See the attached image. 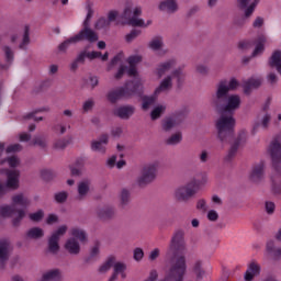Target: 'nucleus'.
Returning <instances> with one entry per match:
<instances>
[{
  "label": "nucleus",
  "mask_w": 281,
  "mask_h": 281,
  "mask_svg": "<svg viewBox=\"0 0 281 281\" xmlns=\"http://www.w3.org/2000/svg\"><path fill=\"white\" fill-rule=\"evenodd\" d=\"M240 106V97L238 94H232L227 98L224 105H220L222 114L216 121L217 137L222 144H231L234 139V127L236 126V120L232 117V113ZM225 113H229L231 116H226Z\"/></svg>",
  "instance_id": "f257e3e1"
},
{
  "label": "nucleus",
  "mask_w": 281,
  "mask_h": 281,
  "mask_svg": "<svg viewBox=\"0 0 281 281\" xmlns=\"http://www.w3.org/2000/svg\"><path fill=\"white\" fill-rule=\"evenodd\" d=\"M12 205H3L0 206V216L10 217L12 214H18L16 217L13 218L12 223L14 227H19L21 221L25 218V207L30 205V200L23 194H16L12 196ZM16 205H21V210H16Z\"/></svg>",
  "instance_id": "f03ea898"
},
{
  "label": "nucleus",
  "mask_w": 281,
  "mask_h": 281,
  "mask_svg": "<svg viewBox=\"0 0 281 281\" xmlns=\"http://www.w3.org/2000/svg\"><path fill=\"white\" fill-rule=\"evenodd\" d=\"M143 87L142 81L136 79L132 81H127L124 87H121L116 90H112L108 93V100L112 104H115L117 100H122L124 98H132V95H142Z\"/></svg>",
  "instance_id": "7ed1b4c3"
},
{
  "label": "nucleus",
  "mask_w": 281,
  "mask_h": 281,
  "mask_svg": "<svg viewBox=\"0 0 281 281\" xmlns=\"http://www.w3.org/2000/svg\"><path fill=\"white\" fill-rule=\"evenodd\" d=\"M87 16L83 21V29L75 36H72V41L76 43H80V41H88V43H95L98 41V33L89 27V21L93 18V9L90 4L87 5Z\"/></svg>",
  "instance_id": "20e7f679"
},
{
  "label": "nucleus",
  "mask_w": 281,
  "mask_h": 281,
  "mask_svg": "<svg viewBox=\"0 0 281 281\" xmlns=\"http://www.w3.org/2000/svg\"><path fill=\"white\" fill-rule=\"evenodd\" d=\"M200 188L201 181L193 179L187 186L180 187L176 190V199L178 201H188L189 199H192L196 192H199Z\"/></svg>",
  "instance_id": "39448f33"
},
{
  "label": "nucleus",
  "mask_w": 281,
  "mask_h": 281,
  "mask_svg": "<svg viewBox=\"0 0 281 281\" xmlns=\"http://www.w3.org/2000/svg\"><path fill=\"white\" fill-rule=\"evenodd\" d=\"M140 15H142V8L136 7L133 11L131 7H126L121 18L124 19L127 25H132V27H144V21L137 18Z\"/></svg>",
  "instance_id": "423d86ee"
},
{
  "label": "nucleus",
  "mask_w": 281,
  "mask_h": 281,
  "mask_svg": "<svg viewBox=\"0 0 281 281\" xmlns=\"http://www.w3.org/2000/svg\"><path fill=\"white\" fill-rule=\"evenodd\" d=\"M281 136H277L269 147L270 157L272 160V166L278 172V175H281Z\"/></svg>",
  "instance_id": "0eeeda50"
},
{
  "label": "nucleus",
  "mask_w": 281,
  "mask_h": 281,
  "mask_svg": "<svg viewBox=\"0 0 281 281\" xmlns=\"http://www.w3.org/2000/svg\"><path fill=\"white\" fill-rule=\"evenodd\" d=\"M172 78H177L178 80V87H181V82H183V72L181 69H176L172 71L171 76H168L165 78L158 88L155 90V95H159V93H162V91H168L169 89H172Z\"/></svg>",
  "instance_id": "6e6552de"
},
{
  "label": "nucleus",
  "mask_w": 281,
  "mask_h": 281,
  "mask_svg": "<svg viewBox=\"0 0 281 281\" xmlns=\"http://www.w3.org/2000/svg\"><path fill=\"white\" fill-rule=\"evenodd\" d=\"M155 177H157V162L145 166L142 176L137 180L139 188H144V186L155 181Z\"/></svg>",
  "instance_id": "1a4fd4ad"
},
{
  "label": "nucleus",
  "mask_w": 281,
  "mask_h": 281,
  "mask_svg": "<svg viewBox=\"0 0 281 281\" xmlns=\"http://www.w3.org/2000/svg\"><path fill=\"white\" fill-rule=\"evenodd\" d=\"M229 97V87H227V80H222L217 85L215 99L213 100L215 106H225L227 104V98Z\"/></svg>",
  "instance_id": "9d476101"
},
{
  "label": "nucleus",
  "mask_w": 281,
  "mask_h": 281,
  "mask_svg": "<svg viewBox=\"0 0 281 281\" xmlns=\"http://www.w3.org/2000/svg\"><path fill=\"white\" fill-rule=\"evenodd\" d=\"M67 234V225L60 226L53 235L48 238V251L50 254H58L60 251V245H58V240H60V236H65Z\"/></svg>",
  "instance_id": "9b49d317"
},
{
  "label": "nucleus",
  "mask_w": 281,
  "mask_h": 281,
  "mask_svg": "<svg viewBox=\"0 0 281 281\" xmlns=\"http://www.w3.org/2000/svg\"><path fill=\"white\" fill-rule=\"evenodd\" d=\"M258 3H260V0H237L238 8H240V10H245L246 19H249V16L254 14Z\"/></svg>",
  "instance_id": "f8f14e48"
},
{
  "label": "nucleus",
  "mask_w": 281,
  "mask_h": 281,
  "mask_svg": "<svg viewBox=\"0 0 281 281\" xmlns=\"http://www.w3.org/2000/svg\"><path fill=\"white\" fill-rule=\"evenodd\" d=\"M183 120H186V114H177V115L170 116L162 122V128L164 131H170V128H175V126H179V124H181Z\"/></svg>",
  "instance_id": "ddd939ff"
},
{
  "label": "nucleus",
  "mask_w": 281,
  "mask_h": 281,
  "mask_svg": "<svg viewBox=\"0 0 281 281\" xmlns=\"http://www.w3.org/2000/svg\"><path fill=\"white\" fill-rule=\"evenodd\" d=\"M7 175V188H11V190H16L19 188V177L20 172L19 170H4Z\"/></svg>",
  "instance_id": "4468645a"
},
{
  "label": "nucleus",
  "mask_w": 281,
  "mask_h": 281,
  "mask_svg": "<svg viewBox=\"0 0 281 281\" xmlns=\"http://www.w3.org/2000/svg\"><path fill=\"white\" fill-rule=\"evenodd\" d=\"M261 271V267L259 266V263L257 261H251L248 265V268L245 272V280L246 281H252Z\"/></svg>",
  "instance_id": "2eb2a0df"
},
{
  "label": "nucleus",
  "mask_w": 281,
  "mask_h": 281,
  "mask_svg": "<svg viewBox=\"0 0 281 281\" xmlns=\"http://www.w3.org/2000/svg\"><path fill=\"white\" fill-rule=\"evenodd\" d=\"M265 175V162L261 161L258 165H255L252 167V170L250 172V181L254 183H258L262 179V176Z\"/></svg>",
  "instance_id": "dca6fc26"
},
{
  "label": "nucleus",
  "mask_w": 281,
  "mask_h": 281,
  "mask_svg": "<svg viewBox=\"0 0 281 281\" xmlns=\"http://www.w3.org/2000/svg\"><path fill=\"white\" fill-rule=\"evenodd\" d=\"M133 113H135V106L133 105L121 106L114 111V114L121 120H128Z\"/></svg>",
  "instance_id": "f3484780"
},
{
  "label": "nucleus",
  "mask_w": 281,
  "mask_h": 281,
  "mask_svg": "<svg viewBox=\"0 0 281 281\" xmlns=\"http://www.w3.org/2000/svg\"><path fill=\"white\" fill-rule=\"evenodd\" d=\"M109 144V135L102 134L99 140H94L91 145L92 150H98V153H105L106 146Z\"/></svg>",
  "instance_id": "a211bd4d"
},
{
  "label": "nucleus",
  "mask_w": 281,
  "mask_h": 281,
  "mask_svg": "<svg viewBox=\"0 0 281 281\" xmlns=\"http://www.w3.org/2000/svg\"><path fill=\"white\" fill-rule=\"evenodd\" d=\"M97 216H99L101 221H110V218L115 216V210L111 206H103L97 211Z\"/></svg>",
  "instance_id": "6ab92c4d"
},
{
  "label": "nucleus",
  "mask_w": 281,
  "mask_h": 281,
  "mask_svg": "<svg viewBox=\"0 0 281 281\" xmlns=\"http://www.w3.org/2000/svg\"><path fill=\"white\" fill-rule=\"evenodd\" d=\"M269 65L272 69H276L278 74L281 75V50H276L272 53Z\"/></svg>",
  "instance_id": "aec40b11"
},
{
  "label": "nucleus",
  "mask_w": 281,
  "mask_h": 281,
  "mask_svg": "<svg viewBox=\"0 0 281 281\" xmlns=\"http://www.w3.org/2000/svg\"><path fill=\"white\" fill-rule=\"evenodd\" d=\"M177 65V60L175 59H169L165 63H161L158 67H157V75L159 78H161V76H164L165 74H167V71H170V69H172V67H175Z\"/></svg>",
  "instance_id": "412c9836"
},
{
  "label": "nucleus",
  "mask_w": 281,
  "mask_h": 281,
  "mask_svg": "<svg viewBox=\"0 0 281 281\" xmlns=\"http://www.w3.org/2000/svg\"><path fill=\"white\" fill-rule=\"evenodd\" d=\"M8 249L9 244L5 240L0 241V269H3L5 267V262H8Z\"/></svg>",
  "instance_id": "4be33fe9"
},
{
  "label": "nucleus",
  "mask_w": 281,
  "mask_h": 281,
  "mask_svg": "<svg viewBox=\"0 0 281 281\" xmlns=\"http://www.w3.org/2000/svg\"><path fill=\"white\" fill-rule=\"evenodd\" d=\"M262 85L261 78H250L244 82V91L245 93H251L252 89H258Z\"/></svg>",
  "instance_id": "5701e85b"
},
{
  "label": "nucleus",
  "mask_w": 281,
  "mask_h": 281,
  "mask_svg": "<svg viewBox=\"0 0 281 281\" xmlns=\"http://www.w3.org/2000/svg\"><path fill=\"white\" fill-rule=\"evenodd\" d=\"M243 135H245V133L239 134L237 139L231 146V149H229L227 156L225 157L226 161H232L234 159V157H236V153H238V148L240 146V140L243 139Z\"/></svg>",
  "instance_id": "b1692460"
},
{
  "label": "nucleus",
  "mask_w": 281,
  "mask_h": 281,
  "mask_svg": "<svg viewBox=\"0 0 281 281\" xmlns=\"http://www.w3.org/2000/svg\"><path fill=\"white\" fill-rule=\"evenodd\" d=\"M124 271H126V265H124L122 262H116L114 265V272L109 281L117 280V276H120V273H121V278H123V280H124V278H126V272H124Z\"/></svg>",
  "instance_id": "393cba45"
},
{
  "label": "nucleus",
  "mask_w": 281,
  "mask_h": 281,
  "mask_svg": "<svg viewBox=\"0 0 281 281\" xmlns=\"http://www.w3.org/2000/svg\"><path fill=\"white\" fill-rule=\"evenodd\" d=\"M159 10L162 12H177V0H166L159 5Z\"/></svg>",
  "instance_id": "a878e982"
},
{
  "label": "nucleus",
  "mask_w": 281,
  "mask_h": 281,
  "mask_svg": "<svg viewBox=\"0 0 281 281\" xmlns=\"http://www.w3.org/2000/svg\"><path fill=\"white\" fill-rule=\"evenodd\" d=\"M40 281H60V270H49L43 274Z\"/></svg>",
  "instance_id": "bb28decb"
},
{
  "label": "nucleus",
  "mask_w": 281,
  "mask_h": 281,
  "mask_svg": "<svg viewBox=\"0 0 281 281\" xmlns=\"http://www.w3.org/2000/svg\"><path fill=\"white\" fill-rule=\"evenodd\" d=\"M67 251H69V254H80V244H78V240H76L75 238H70L66 241L65 245Z\"/></svg>",
  "instance_id": "cd10ccee"
},
{
  "label": "nucleus",
  "mask_w": 281,
  "mask_h": 281,
  "mask_svg": "<svg viewBox=\"0 0 281 281\" xmlns=\"http://www.w3.org/2000/svg\"><path fill=\"white\" fill-rule=\"evenodd\" d=\"M265 43H267V37H265V35H261L257 38V45L252 52V57L260 56V54L265 52Z\"/></svg>",
  "instance_id": "c85d7f7f"
},
{
  "label": "nucleus",
  "mask_w": 281,
  "mask_h": 281,
  "mask_svg": "<svg viewBox=\"0 0 281 281\" xmlns=\"http://www.w3.org/2000/svg\"><path fill=\"white\" fill-rule=\"evenodd\" d=\"M27 238H43L44 233H43V228H38V227H33L31 229H29V232L26 233Z\"/></svg>",
  "instance_id": "c756f323"
},
{
  "label": "nucleus",
  "mask_w": 281,
  "mask_h": 281,
  "mask_svg": "<svg viewBox=\"0 0 281 281\" xmlns=\"http://www.w3.org/2000/svg\"><path fill=\"white\" fill-rule=\"evenodd\" d=\"M157 100V94L150 95V97H143V109L144 111L148 110L153 104H155V101Z\"/></svg>",
  "instance_id": "7c9ffc66"
},
{
  "label": "nucleus",
  "mask_w": 281,
  "mask_h": 281,
  "mask_svg": "<svg viewBox=\"0 0 281 281\" xmlns=\"http://www.w3.org/2000/svg\"><path fill=\"white\" fill-rule=\"evenodd\" d=\"M71 236L80 240V243H85V240H87V233L80 228H72Z\"/></svg>",
  "instance_id": "2f4dec72"
},
{
  "label": "nucleus",
  "mask_w": 281,
  "mask_h": 281,
  "mask_svg": "<svg viewBox=\"0 0 281 281\" xmlns=\"http://www.w3.org/2000/svg\"><path fill=\"white\" fill-rule=\"evenodd\" d=\"M43 111H49V108H42L40 110H36L34 112H31L24 116V120H34L35 122H43V116L36 117V113L43 112Z\"/></svg>",
  "instance_id": "473e14b6"
},
{
  "label": "nucleus",
  "mask_w": 281,
  "mask_h": 281,
  "mask_svg": "<svg viewBox=\"0 0 281 281\" xmlns=\"http://www.w3.org/2000/svg\"><path fill=\"white\" fill-rule=\"evenodd\" d=\"M115 265V257H110L106 262H104L100 268L99 271L100 273H106L109 269H111Z\"/></svg>",
  "instance_id": "72a5a7b5"
},
{
  "label": "nucleus",
  "mask_w": 281,
  "mask_h": 281,
  "mask_svg": "<svg viewBox=\"0 0 281 281\" xmlns=\"http://www.w3.org/2000/svg\"><path fill=\"white\" fill-rule=\"evenodd\" d=\"M203 262L196 261L193 271L196 274L198 280H203V276H205V270L201 269Z\"/></svg>",
  "instance_id": "f704fd0d"
},
{
  "label": "nucleus",
  "mask_w": 281,
  "mask_h": 281,
  "mask_svg": "<svg viewBox=\"0 0 281 281\" xmlns=\"http://www.w3.org/2000/svg\"><path fill=\"white\" fill-rule=\"evenodd\" d=\"M162 45H164V41L161 40V37H155L149 43V47L150 49H154V52L161 49Z\"/></svg>",
  "instance_id": "c9c22d12"
},
{
  "label": "nucleus",
  "mask_w": 281,
  "mask_h": 281,
  "mask_svg": "<svg viewBox=\"0 0 281 281\" xmlns=\"http://www.w3.org/2000/svg\"><path fill=\"white\" fill-rule=\"evenodd\" d=\"M30 45V26L24 27L23 41L20 44V49H25Z\"/></svg>",
  "instance_id": "e433bc0d"
},
{
  "label": "nucleus",
  "mask_w": 281,
  "mask_h": 281,
  "mask_svg": "<svg viewBox=\"0 0 281 281\" xmlns=\"http://www.w3.org/2000/svg\"><path fill=\"white\" fill-rule=\"evenodd\" d=\"M181 139H183V137L181 136V133H176L173 135H171L168 139H167V144L169 146H175L177 144H179L181 142Z\"/></svg>",
  "instance_id": "4c0bfd02"
},
{
  "label": "nucleus",
  "mask_w": 281,
  "mask_h": 281,
  "mask_svg": "<svg viewBox=\"0 0 281 281\" xmlns=\"http://www.w3.org/2000/svg\"><path fill=\"white\" fill-rule=\"evenodd\" d=\"M67 146H69V140L67 138L57 139L54 143V148H56L57 150H65Z\"/></svg>",
  "instance_id": "58836bf2"
},
{
  "label": "nucleus",
  "mask_w": 281,
  "mask_h": 281,
  "mask_svg": "<svg viewBox=\"0 0 281 281\" xmlns=\"http://www.w3.org/2000/svg\"><path fill=\"white\" fill-rule=\"evenodd\" d=\"M3 52H4L7 63L9 65H12V63L14 60V52L9 46H4Z\"/></svg>",
  "instance_id": "ea45409f"
},
{
  "label": "nucleus",
  "mask_w": 281,
  "mask_h": 281,
  "mask_svg": "<svg viewBox=\"0 0 281 281\" xmlns=\"http://www.w3.org/2000/svg\"><path fill=\"white\" fill-rule=\"evenodd\" d=\"M111 23L106 18H100L99 21L95 22V30H104V27H110Z\"/></svg>",
  "instance_id": "a19ab883"
},
{
  "label": "nucleus",
  "mask_w": 281,
  "mask_h": 281,
  "mask_svg": "<svg viewBox=\"0 0 281 281\" xmlns=\"http://www.w3.org/2000/svg\"><path fill=\"white\" fill-rule=\"evenodd\" d=\"M89 192V182H80L78 186V194L80 198L87 196Z\"/></svg>",
  "instance_id": "79ce46f5"
},
{
  "label": "nucleus",
  "mask_w": 281,
  "mask_h": 281,
  "mask_svg": "<svg viewBox=\"0 0 281 281\" xmlns=\"http://www.w3.org/2000/svg\"><path fill=\"white\" fill-rule=\"evenodd\" d=\"M164 111H166V106L164 105H159L156 106L153 111H151V120H159V117H161V113H164Z\"/></svg>",
  "instance_id": "37998d69"
},
{
  "label": "nucleus",
  "mask_w": 281,
  "mask_h": 281,
  "mask_svg": "<svg viewBox=\"0 0 281 281\" xmlns=\"http://www.w3.org/2000/svg\"><path fill=\"white\" fill-rule=\"evenodd\" d=\"M128 201H131V192H128L126 189H123L121 192V204L127 205Z\"/></svg>",
  "instance_id": "c03bdc74"
},
{
  "label": "nucleus",
  "mask_w": 281,
  "mask_h": 281,
  "mask_svg": "<svg viewBox=\"0 0 281 281\" xmlns=\"http://www.w3.org/2000/svg\"><path fill=\"white\" fill-rule=\"evenodd\" d=\"M41 177L44 181H52V179H54V171L49 169H43L41 171Z\"/></svg>",
  "instance_id": "a18cd8bd"
},
{
  "label": "nucleus",
  "mask_w": 281,
  "mask_h": 281,
  "mask_svg": "<svg viewBox=\"0 0 281 281\" xmlns=\"http://www.w3.org/2000/svg\"><path fill=\"white\" fill-rule=\"evenodd\" d=\"M139 34H142V31L134 29V30L131 31L130 34H127V35L125 36V41H126L127 43H131V42L135 41V38H137V36H139Z\"/></svg>",
  "instance_id": "49530a36"
},
{
  "label": "nucleus",
  "mask_w": 281,
  "mask_h": 281,
  "mask_svg": "<svg viewBox=\"0 0 281 281\" xmlns=\"http://www.w3.org/2000/svg\"><path fill=\"white\" fill-rule=\"evenodd\" d=\"M127 63L130 66L137 67V64L142 63V56L133 55L127 58Z\"/></svg>",
  "instance_id": "de8ad7c7"
},
{
  "label": "nucleus",
  "mask_w": 281,
  "mask_h": 281,
  "mask_svg": "<svg viewBox=\"0 0 281 281\" xmlns=\"http://www.w3.org/2000/svg\"><path fill=\"white\" fill-rule=\"evenodd\" d=\"M71 43H77L76 41H74V37H70V38L66 40L65 42H63L61 44H59V46H58L59 52H67V47H69V45H71Z\"/></svg>",
  "instance_id": "09e8293b"
},
{
  "label": "nucleus",
  "mask_w": 281,
  "mask_h": 281,
  "mask_svg": "<svg viewBox=\"0 0 281 281\" xmlns=\"http://www.w3.org/2000/svg\"><path fill=\"white\" fill-rule=\"evenodd\" d=\"M33 146H40V148H46L47 143L45 142V138L37 136L33 139Z\"/></svg>",
  "instance_id": "8fccbe9b"
},
{
  "label": "nucleus",
  "mask_w": 281,
  "mask_h": 281,
  "mask_svg": "<svg viewBox=\"0 0 281 281\" xmlns=\"http://www.w3.org/2000/svg\"><path fill=\"white\" fill-rule=\"evenodd\" d=\"M43 216H44V213L42 210L35 212V213H32L30 214V218L31 221H33L34 223H38V221H42L43 220Z\"/></svg>",
  "instance_id": "3c124183"
},
{
  "label": "nucleus",
  "mask_w": 281,
  "mask_h": 281,
  "mask_svg": "<svg viewBox=\"0 0 281 281\" xmlns=\"http://www.w3.org/2000/svg\"><path fill=\"white\" fill-rule=\"evenodd\" d=\"M4 161L9 164L10 168H16V166H19V159L16 158V156H11L7 158L5 160L2 161V164Z\"/></svg>",
  "instance_id": "603ef678"
},
{
  "label": "nucleus",
  "mask_w": 281,
  "mask_h": 281,
  "mask_svg": "<svg viewBox=\"0 0 281 281\" xmlns=\"http://www.w3.org/2000/svg\"><path fill=\"white\" fill-rule=\"evenodd\" d=\"M122 60H124V53L120 52L119 54H116L113 59L111 60V67L117 65V63H122Z\"/></svg>",
  "instance_id": "864d4df0"
},
{
  "label": "nucleus",
  "mask_w": 281,
  "mask_h": 281,
  "mask_svg": "<svg viewBox=\"0 0 281 281\" xmlns=\"http://www.w3.org/2000/svg\"><path fill=\"white\" fill-rule=\"evenodd\" d=\"M55 201L57 203H65L67 201V192H59L55 194Z\"/></svg>",
  "instance_id": "5fc2aeb1"
},
{
  "label": "nucleus",
  "mask_w": 281,
  "mask_h": 281,
  "mask_svg": "<svg viewBox=\"0 0 281 281\" xmlns=\"http://www.w3.org/2000/svg\"><path fill=\"white\" fill-rule=\"evenodd\" d=\"M22 148L23 147L21 146V144H13L7 147V153H19L22 150Z\"/></svg>",
  "instance_id": "6e6d98bb"
},
{
  "label": "nucleus",
  "mask_w": 281,
  "mask_h": 281,
  "mask_svg": "<svg viewBox=\"0 0 281 281\" xmlns=\"http://www.w3.org/2000/svg\"><path fill=\"white\" fill-rule=\"evenodd\" d=\"M272 192L274 194H281V182L278 184L276 178L272 177Z\"/></svg>",
  "instance_id": "4d7b16f0"
},
{
  "label": "nucleus",
  "mask_w": 281,
  "mask_h": 281,
  "mask_svg": "<svg viewBox=\"0 0 281 281\" xmlns=\"http://www.w3.org/2000/svg\"><path fill=\"white\" fill-rule=\"evenodd\" d=\"M142 258H144V250L142 248H136L134 250V260L139 262V260H142Z\"/></svg>",
  "instance_id": "13d9d810"
},
{
  "label": "nucleus",
  "mask_w": 281,
  "mask_h": 281,
  "mask_svg": "<svg viewBox=\"0 0 281 281\" xmlns=\"http://www.w3.org/2000/svg\"><path fill=\"white\" fill-rule=\"evenodd\" d=\"M266 212L267 214H273L276 212V203L273 202H266Z\"/></svg>",
  "instance_id": "bf43d9fd"
},
{
  "label": "nucleus",
  "mask_w": 281,
  "mask_h": 281,
  "mask_svg": "<svg viewBox=\"0 0 281 281\" xmlns=\"http://www.w3.org/2000/svg\"><path fill=\"white\" fill-rule=\"evenodd\" d=\"M100 57H102V53L98 50L89 52L87 54V58H89L90 60H95V58H100Z\"/></svg>",
  "instance_id": "052dcab7"
},
{
  "label": "nucleus",
  "mask_w": 281,
  "mask_h": 281,
  "mask_svg": "<svg viewBox=\"0 0 281 281\" xmlns=\"http://www.w3.org/2000/svg\"><path fill=\"white\" fill-rule=\"evenodd\" d=\"M95 103L93 102V99H89L88 101H86L83 103V111L87 113V111H91V109H93V105Z\"/></svg>",
  "instance_id": "680f3d73"
},
{
  "label": "nucleus",
  "mask_w": 281,
  "mask_h": 281,
  "mask_svg": "<svg viewBox=\"0 0 281 281\" xmlns=\"http://www.w3.org/2000/svg\"><path fill=\"white\" fill-rule=\"evenodd\" d=\"M119 14L120 13L117 11L112 10L108 13V19L106 20L110 21V23H113V21H115V19H117Z\"/></svg>",
  "instance_id": "e2e57ef3"
},
{
  "label": "nucleus",
  "mask_w": 281,
  "mask_h": 281,
  "mask_svg": "<svg viewBox=\"0 0 281 281\" xmlns=\"http://www.w3.org/2000/svg\"><path fill=\"white\" fill-rule=\"evenodd\" d=\"M126 69H128V67L120 66L117 72L115 74L116 80H120V78H122V76H124V74H126Z\"/></svg>",
  "instance_id": "0e129e2a"
},
{
  "label": "nucleus",
  "mask_w": 281,
  "mask_h": 281,
  "mask_svg": "<svg viewBox=\"0 0 281 281\" xmlns=\"http://www.w3.org/2000/svg\"><path fill=\"white\" fill-rule=\"evenodd\" d=\"M207 218H209V221H213V222L218 221V213L214 210L209 211Z\"/></svg>",
  "instance_id": "69168bd1"
},
{
  "label": "nucleus",
  "mask_w": 281,
  "mask_h": 281,
  "mask_svg": "<svg viewBox=\"0 0 281 281\" xmlns=\"http://www.w3.org/2000/svg\"><path fill=\"white\" fill-rule=\"evenodd\" d=\"M239 49H249L251 47V42L249 41H241L238 44Z\"/></svg>",
  "instance_id": "338daca9"
},
{
  "label": "nucleus",
  "mask_w": 281,
  "mask_h": 281,
  "mask_svg": "<svg viewBox=\"0 0 281 281\" xmlns=\"http://www.w3.org/2000/svg\"><path fill=\"white\" fill-rule=\"evenodd\" d=\"M127 76L133 77L137 76V67L136 66H130V68L126 69Z\"/></svg>",
  "instance_id": "774afa93"
}]
</instances>
